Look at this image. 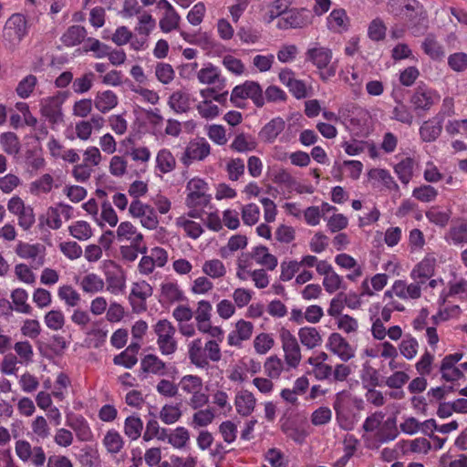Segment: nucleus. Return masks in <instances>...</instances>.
<instances>
[{
	"instance_id": "f257e3e1",
	"label": "nucleus",
	"mask_w": 467,
	"mask_h": 467,
	"mask_svg": "<svg viewBox=\"0 0 467 467\" xmlns=\"http://www.w3.org/2000/svg\"><path fill=\"white\" fill-rule=\"evenodd\" d=\"M333 53L329 47L316 44L306 52V59L310 61L317 69L320 70L319 77L323 81H327L336 75L337 66L331 64Z\"/></svg>"
},
{
	"instance_id": "f03ea898",
	"label": "nucleus",
	"mask_w": 467,
	"mask_h": 467,
	"mask_svg": "<svg viewBox=\"0 0 467 467\" xmlns=\"http://www.w3.org/2000/svg\"><path fill=\"white\" fill-rule=\"evenodd\" d=\"M153 332L157 336V345L163 356L173 355L178 343L175 338L176 328L168 319H160L153 327Z\"/></svg>"
},
{
	"instance_id": "7ed1b4c3",
	"label": "nucleus",
	"mask_w": 467,
	"mask_h": 467,
	"mask_svg": "<svg viewBox=\"0 0 467 467\" xmlns=\"http://www.w3.org/2000/svg\"><path fill=\"white\" fill-rule=\"evenodd\" d=\"M333 409L338 426L345 431H351L358 422L356 413L353 411L350 401L344 392H338L333 401Z\"/></svg>"
},
{
	"instance_id": "20e7f679",
	"label": "nucleus",
	"mask_w": 467,
	"mask_h": 467,
	"mask_svg": "<svg viewBox=\"0 0 467 467\" xmlns=\"http://www.w3.org/2000/svg\"><path fill=\"white\" fill-rule=\"evenodd\" d=\"M245 99H251L258 108L265 105L263 90L257 82L246 80L244 84L234 88L230 100L235 107L240 108L242 105L239 100Z\"/></svg>"
},
{
	"instance_id": "39448f33",
	"label": "nucleus",
	"mask_w": 467,
	"mask_h": 467,
	"mask_svg": "<svg viewBox=\"0 0 467 467\" xmlns=\"http://www.w3.org/2000/svg\"><path fill=\"white\" fill-rule=\"evenodd\" d=\"M186 204L189 208L206 207L211 201V195L207 193L208 184L200 178H193L187 183Z\"/></svg>"
},
{
	"instance_id": "423d86ee",
	"label": "nucleus",
	"mask_w": 467,
	"mask_h": 467,
	"mask_svg": "<svg viewBox=\"0 0 467 467\" xmlns=\"http://www.w3.org/2000/svg\"><path fill=\"white\" fill-rule=\"evenodd\" d=\"M440 100V95L426 85H419L410 97V103L415 111H429Z\"/></svg>"
},
{
	"instance_id": "0eeeda50",
	"label": "nucleus",
	"mask_w": 467,
	"mask_h": 467,
	"mask_svg": "<svg viewBox=\"0 0 467 467\" xmlns=\"http://www.w3.org/2000/svg\"><path fill=\"white\" fill-rule=\"evenodd\" d=\"M153 288L146 281L132 284L129 301L134 313H142L147 310L146 300L152 296Z\"/></svg>"
},
{
	"instance_id": "6e6552de",
	"label": "nucleus",
	"mask_w": 467,
	"mask_h": 467,
	"mask_svg": "<svg viewBox=\"0 0 467 467\" xmlns=\"http://www.w3.org/2000/svg\"><path fill=\"white\" fill-rule=\"evenodd\" d=\"M280 339L286 364L291 368H296L301 361V351L296 337L288 329L283 328Z\"/></svg>"
},
{
	"instance_id": "1a4fd4ad",
	"label": "nucleus",
	"mask_w": 467,
	"mask_h": 467,
	"mask_svg": "<svg viewBox=\"0 0 467 467\" xmlns=\"http://www.w3.org/2000/svg\"><path fill=\"white\" fill-rule=\"evenodd\" d=\"M405 9L415 12L418 16L414 20L411 15H407L413 36H419L423 35L429 27L427 12L424 10L423 5L417 0H412L411 3L405 5Z\"/></svg>"
},
{
	"instance_id": "9d476101",
	"label": "nucleus",
	"mask_w": 467,
	"mask_h": 467,
	"mask_svg": "<svg viewBox=\"0 0 467 467\" xmlns=\"http://www.w3.org/2000/svg\"><path fill=\"white\" fill-rule=\"evenodd\" d=\"M312 16L306 9L290 10L278 19L279 29L302 28L311 24Z\"/></svg>"
},
{
	"instance_id": "9b49d317",
	"label": "nucleus",
	"mask_w": 467,
	"mask_h": 467,
	"mask_svg": "<svg viewBox=\"0 0 467 467\" xmlns=\"http://www.w3.org/2000/svg\"><path fill=\"white\" fill-rule=\"evenodd\" d=\"M28 34V25L26 16L22 14H13L5 22V36L10 40L21 42Z\"/></svg>"
},
{
	"instance_id": "f8f14e48",
	"label": "nucleus",
	"mask_w": 467,
	"mask_h": 467,
	"mask_svg": "<svg viewBox=\"0 0 467 467\" xmlns=\"http://www.w3.org/2000/svg\"><path fill=\"white\" fill-rule=\"evenodd\" d=\"M210 151L211 146L205 139L192 140L187 145L181 161L185 166H189L193 161L204 160Z\"/></svg>"
},
{
	"instance_id": "ddd939ff",
	"label": "nucleus",
	"mask_w": 467,
	"mask_h": 467,
	"mask_svg": "<svg viewBox=\"0 0 467 467\" xmlns=\"http://www.w3.org/2000/svg\"><path fill=\"white\" fill-rule=\"evenodd\" d=\"M327 348L336 354L342 361H348L355 356V350L339 334L332 333L328 337Z\"/></svg>"
},
{
	"instance_id": "4468645a",
	"label": "nucleus",
	"mask_w": 467,
	"mask_h": 467,
	"mask_svg": "<svg viewBox=\"0 0 467 467\" xmlns=\"http://www.w3.org/2000/svg\"><path fill=\"white\" fill-rule=\"evenodd\" d=\"M110 264L112 268L105 271L107 290L113 295H119L126 287V276L120 266L113 262Z\"/></svg>"
},
{
	"instance_id": "2eb2a0df",
	"label": "nucleus",
	"mask_w": 467,
	"mask_h": 467,
	"mask_svg": "<svg viewBox=\"0 0 467 467\" xmlns=\"http://www.w3.org/2000/svg\"><path fill=\"white\" fill-rule=\"evenodd\" d=\"M63 99L59 96H53L41 100L40 111L52 124H57L63 120L61 104Z\"/></svg>"
},
{
	"instance_id": "dca6fc26",
	"label": "nucleus",
	"mask_w": 467,
	"mask_h": 467,
	"mask_svg": "<svg viewBox=\"0 0 467 467\" xmlns=\"http://www.w3.org/2000/svg\"><path fill=\"white\" fill-rule=\"evenodd\" d=\"M42 246L38 244H29L20 242L16 248V254L24 259L32 260V267L38 268L45 263L44 254H40Z\"/></svg>"
},
{
	"instance_id": "f3484780",
	"label": "nucleus",
	"mask_w": 467,
	"mask_h": 467,
	"mask_svg": "<svg viewBox=\"0 0 467 467\" xmlns=\"http://www.w3.org/2000/svg\"><path fill=\"white\" fill-rule=\"evenodd\" d=\"M443 117L437 114L435 117L424 121L420 128V136L423 141L431 142L436 140L441 133Z\"/></svg>"
},
{
	"instance_id": "a211bd4d",
	"label": "nucleus",
	"mask_w": 467,
	"mask_h": 467,
	"mask_svg": "<svg viewBox=\"0 0 467 467\" xmlns=\"http://www.w3.org/2000/svg\"><path fill=\"white\" fill-rule=\"evenodd\" d=\"M185 300H187V298L177 283L165 282L161 284L159 301L162 306L171 305Z\"/></svg>"
},
{
	"instance_id": "6ab92c4d",
	"label": "nucleus",
	"mask_w": 467,
	"mask_h": 467,
	"mask_svg": "<svg viewBox=\"0 0 467 467\" xmlns=\"http://www.w3.org/2000/svg\"><path fill=\"white\" fill-rule=\"evenodd\" d=\"M188 358L192 364L199 368H207L209 361L202 348V338H195L188 344Z\"/></svg>"
},
{
	"instance_id": "aec40b11",
	"label": "nucleus",
	"mask_w": 467,
	"mask_h": 467,
	"mask_svg": "<svg viewBox=\"0 0 467 467\" xmlns=\"http://www.w3.org/2000/svg\"><path fill=\"white\" fill-rule=\"evenodd\" d=\"M197 78L202 84H217L216 88L218 89H222L225 86V79L221 78L219 68L213 64H208L205 67L200 69Z\"/></svg>"
},
{
	"instance_id": "412c9836",
	"label": "nucleus",
	"mask_w": 467,
	"mask_h": 467,
	"mask_svg": "<svg viewBox=\"0 0 467 467\" xmlns=\"http://www.w3.org/2000/svg\"><path fill=\"white\" fill-rule=\"evenodd\" d=\"M285 122L281 117L272 119L260 130L259 137L267 143H273L285 130Z\"/></svg>"
},
{
	"instance_id": "4be33fe9",
	"label": "nucleus",
	"mask_w": 467,
	"mask_h": 467,
	"mask_svg": "<svg viewBox=\"0 0 467 467\" xmlns=\"http://www.w3.org/2000/svg\"><path fill=\"white\" fill-rule=\"evenodd\" d=\"M328 28L336 33L347 32L350 19L343 8L334 9L327 16Z\"/></svg>"
},
{
	"instance_id": "5701e85b",
	"label": "nucleus",
	"mask_w": 467,
	"mask_h": 467,
	"mask_svg": "<svg viewBox=\"0 0 467 467\" xmlns=\"http://www.w3.org/2000/svg\"><path fill=\"white\" fill-rule=\"evenodd\" d=\"M445 239L455 245L467 244V222L463 220L452 222L445 235Z\"/></svg>"
},
{
	"instance_id": "b1692460",
	"label": "nucleus",
	"mask_w": 467,
	"mask_h": 467,
	"mask_svg": "<svg viewBox=\"0 0 467 467\" xmlns=\"http://www.w3.org/2000/svg\"><path fill=\"white\" fill-rule=\"evenodd\" d=\"M140 368L144 373H151L158 376L167 374V367L157 355L148 354L140 360Z\"/></svg>"
},
{
	"instance_id": "393cba45",
	"label": "nucleus",
	"mask_w": 467,
	"mask_h": 467,
	"mask_svg": "<svg viewBox=\"0 0 467 467\" xmlns=\"http://www.w3.org/2000/svg\"><path fill=\"white\" fill-rule=\"evenodd\" d=\"M119 99L112 90L99 91L94 99L95 108L101 113L109 112L118 105Z\"/></svg>"
},
{
	"instance_id": "a878e982",
	"label": "nucleus",
	"mask_w": 467,
	"mask_h": 467,
	"mask_svg": "<svg viewBox=\"0 0 467 467\" xmlns=\"http://www.w3.org/2000/svg\"><path fill=\"white\" fill-rule=\"evenodd\" d=\"M255 403L254 394L248 390L240 391L234 400L236 411L242 416L250 415L254 410Z\"/></svg>"
},
{
	"instance_id": "bb28decb",
	"label": "nucleus",
	"mask_w": 467,
	"mask_h": 467,
	"mask_svg": "<svg viewBox=\"0 0 467 467\" xmlns=\"http://www.w3.org/2000/svg\"><path fill=\"white\" fill-rule=\"evenodd\" d=\"M423 52L433 60H441L445 57L442 46L438 42L434 34H428L421 43Z\"/></svg>"
},
{
	"instance_id": "cd10ccee",
	"label": "nucleus",
	"mask_w": 467,
	"mask_h": 467,
	"mask_svg": "<svg viewBox=\"0 0 467 467\" xmlns=\"http://www.w3.org/2000/svg\"><path fill=\"white\" fill-rule=\"evenodd\" d=\"M416 164L413 158L405 157L394 166V171L402 184L407 185L410 182Z\"/></svg>"
},
{
	"instance_id": "c85d7f7f",
	"label": "nucleus",
	"mask_w": 467,
	"mask_h": 467,
	"mask_svg": "<svg viewBox=\"0 0 467 467\" xmlns=\"http://www.w3.org/2000/svg\"><path fill=\"white\" fill-rule=\"evenodd\" d=\"M252 253L255 263L265 267L267 270L272 271L277 266V258L268 252L266 246H255L252 249Z\"/></svg>"
},
{
	"instance_id": "c756f323",
	"label": "nucleus",
	"mask_w": 467,
	"mask_h": 467,
	"mask_svg": "<svg viewBox=\"0 0 467 467\" xmlns=\"http://www.w3.org/2000/svg\"><path fill=\"white\" fill-rule=\"evenodd\" d=\"M87 30L84 26L74 25L70 26L62 35L60 40L66 47H75L81 42H85Z\"/></svg>"
},
{
	"instance_id": "7c9ffc66",
	"label": "nucleus",
	"mask_w": 467,
	"mask_h": 467,
	"mask_svg": "<svg viewBox=\"0 0 467 467\" xmlns=\"http://www.w3.org/2000/svg\"><path fill=\"white\" fill-rule=\"evenodd\" d=\"M301 344L308 349H313L322 344V337L314 327H304L298 330Z\"/></svg>"
},
{
	"instance_id": "2f4dec72",
	"label": "nucleus",
	"mask_w": 467,
	"mask_h": 467,
	"mask_svg": "<svg viewBox=\"0 0 467 467\" xmlns=\"http://www.w3.org/2000/svg\"><path fill=\"white\" fill-rule=\"evenodd\" d=\"M257 147V141L254 136L247 133L237 134L230 145V149L240 153L253 151Z\"/></svg>"
},
{
	"instance_id": "473e14b6",
	"label": "nucleus",
	"mask_w": 467,
	"mask_h": 467,
	"mask_svg": "<svg viewBox=\"0 0 467 467\" xmlns=\"http://www.w3.org/2000/svg\"><path fill=\"white\" fill-rule=\"evenodd\" d=\"M399 435V431L396 425L395 418H389L383 422L376 433V440L379 443H386L393 441Z\"/></svg>"
},
{
	"instance_id": "72a5a7b5",
	"label": "nucleus",
	"mask_w": 467,
	"mask_h": 467,
	"mask_svg": "<svg viewBox=\"0 0 467 467\" xmlns=\"http://www.w3.org/2000/svg\"><path fill=\"white\" fill-rule=\"evenodd\" d=\"M79 286L84 293L96 294L104 289V280L94 273L84 275L79 283Z\"/></svg>"
},
{
	"instance_id": "f704fd0d",
	"label": "nucleus",
	"mask_w": 467,
	"mask_h": 467,
	"mask_svg": "<svg viewBox=\"0 0 467 467\" xmlns=\"http://www.w3.org/2000/svg\"><path fill=\"white\" fill-rule=\"evenodd\" d=\"M176 167V160L170 150L161 149L156 156V168L162 173H168Z\"/></svg>"
},
{
	"instance_id": "c9c22d12",
	"label": "nucleus",
	"mask_w": 467,
	"mask_h": 467,
	"mask_svg": "<svg viewBox=\"0 0 467 467\" xmlns=\"http://www.w3.org/2000/svg\"><path fill=\"white\" fill-rule=\"evenodd\" d=\"M212 309L213 306L209 301L201 300L198 302L197 309L193 313L198 330H204V326L211 322Z\"/></svg>"
},
{
	"instance_id": "e433bc0d",
	"label": "nucleus",
	"mask_w": 467,
	"mask_h": 467,
	"mask_svg": "<svg viewBox=\"0 0 467 467\" xmlns=\"http://www.w3.org/2000/svg\"><path fill=\"white\" fill-rule=\"evenodd\" d=\"M67 426L76 432L79 441H88L92 439V431L87 420L82 416L77 417L72 421L67 422Z\"/></svg>"
},
{
	"instance_id": "4c0bfd02",
	"label": "nucleus",
	"mask_w": 467,
	"mask_h": 467,
	"mask_svg": "<svg viewBox=\"0 0 467 467\" xmlns=\"http://www.w3.org/2000/svg\"><path fill=\"white\" fill-rule=\"evenodd\" d=\"M14 308L16 312L23 314H30L32 307L26 303L28 299L27 292L23 288H16L11 293Z\"/></svg>"
},
{
	"instance_id": "58836bf2",
	"label": "nucleus",
	"mask_w": 467,
	"mask_h": 467,
	"mask_svg": "<svg viewBox=\"0 0 467 467\" xmlns=\"http://www.w3.org/2000/svg\"><path fill=\"white\" fill-rule=\"evenodd\" d=\"M433 263L429 259H425L415 266V268L411 271L410 275L414 280H419V283L423 284L433 275Z\"/></svg>"
},
{
	"instance_id": "ea45409f",
	"label": "nucleus",
	"mask_w": 467,
	"mask_h": 467,
	"mask_svg": "<svg viewBox=\"0 0 467 467\" xmlns=\"http://www.w3.org/2000/svg\"><path fill=\"white\" fill-rule=\"evenodd\" d=\"M109 50V46L94 37H88L83 45V52H92L96 58L106 57Z\"/></svg>"
},
{
	"instance_id": "a19ab883",
	"label": "nucleus",
	"mask_w": 467,
	"mask_h": 467,
	"mask_svg": "<svg viewBox=\"0 0 467 467\" xmlns=\"http://www.w3.org/2000/svg\"><path fill=\"white\" fill-rule=\"evenodd\" d=\"M202 272L213 279H219L226 275V268L223 263L219 259H211L203 263Z\"/></svg>"
},
{
	"instance_id": "79ce46f5",
	"label": "nucleus",
	"mask_w": 467,
	"mask_h": 467,
	"mask_svg": "<svg viewBox=\"0 0 467 467\" xmlns=\"http://www.w3.org/2000/svg\"><path fill=\"white\" fill-rule=\"evenodd\" d=\"M103 444L109 453L116 454L123 448L124 441L116 430H109L103 439Z\"/></svg>"
},
{
	"instance_id": "37998d69",
	"label": "nucleus",
	"mask_w": 467,
	"mask_h": 467,
	"mask_svg": "<svg viewBox=\"0 0 467 467\" xmlns=\"http://www.w3.org/2000/svg\"><path fill=\"white\" fill-rule=\"evenodd\" d=\"M143 430V422L137 416H129L125 420L124 432L131 440H137Z\"/></svg>"
},
{
	"instance_id": "c03bdc74",
	"label": "nucleus",
	"mask_w": 467,
	"mask_h": 467,
	"mask_svg": "<svg viewBox=\"0 0 467 467\" xmlns=\"http://www.w3.org/2000/svg\"><path fill=\"white\" fill-rule=\"evenodd\" d=\"M176 224L183 228L187 236L192 239L199 238L203 233V229L200 223L191 221L184 216L177 218Z\"/></svg>"
},
{
	"instance_id": "a18cd8bd",
	"label": "nucleus",
	"mask_w": 467,
	"mask_h": 467,
	"mask_svg": "<svg viewBox=\"0 0 467 467\" xmlns=\"http://www.w3.org/2000/svg\"><path fill=\"white\" fill-rule=\"evenodd\" d=\"M58 297L65 302L67 306H76L80 302V295L69 285H64L57 290Z\"/></svg>"
},
{
	"instance_id": "49530a36",
	"label": "nucleus",
	"mask_w": 467,
	"mask_h": 467,
	"mask_svg": "<svg viewBox=\"0 0 467 467\" xmlns=\"http://www.w3.org/2000/svg\"><path fill=\"white\" fill-rule=\"evenodd\" d=\"M168 104L177 113L185 112L189 108L188 95L182 91L173 92L169 98Z\"/></svg>"
},
{
	"instance_id": "de8ad7c7",
	"label": "nucleus",
	"mask_w": 467,
	"mask_h": 467,
	"mask_svg": "<svg viewBox=\"0 0 467 467\" xmlns=\"http://www.w3.org/2000/svg\"><path fill=\"white\" fill-rule=\"evenodd\" d=\"M391 119L410 126L413 122L414 116L408 106L403 103H398L392 109Z\"/></svg>"
},
{
	"instance_id": "09e8293b",
	"label": "nucleus",
	"mask_w": 467,
	"mask_h": 467,
	"mask_svg": "<svg viewBox=\"0 0 467 467\" xmlns=\"http://www.w3.org/2000/svg\"><path fill=\"white\" fill-rule=\"evenodd\" d=\"M37 83V78L34 75H27L22 80L19 81L16 91L17 95L22 99H27L34 91Z\"/></svg>"
},
{
	"instance_id": "8fccbe9b",
	"label": "nucleus",
	"mask_w": 467,
	"mask_h": 467,
	"mask_svg": "<svg viewBox=\"0 0 467 467\" xmlns=\"http://www.w3.org/2000/svg\"><path fill=\"white\" fill-rule=\"evenodd\" d=\"M155 76L162 84H170L175 78V71L171 65L164 62L157 63L155 67Z\"/></svg>"
},
{
	"instance_id": "3c124183",
	"label": "nucleus",
	"mask_w": 467,
	"mask_h": 467,
	"mask_svg": "<svg viewBox=\"0 0 467 467\" xmlns=\"http://www.w3.org/2000/svg\"><path fill=\"white\" fill-rule=\"evenodd\" d=\"M1 143L7 154H17L20 150V143L14 132H5L1 135Z\"/></svg>"
},
{
	"instance_id": "603ef678",
	"label": "nucleus",
	"mask_w": 467,
	"mask_h": 467,
	"mask_svg": "<svg viewBox=\"0 0 467 467\" xmlns=\"http://www.w3.org/2000/svg\"><path fill=\"white\" fill-rule=\"evenodd\" d=\"M370 178L378 179L389 190H399V185L394 181L389 171L385 169H373L368 172Z\"/></svg>"
},
{
	"instance_id": "864d4df0",
	"label": "nucleus",
	"mask_w": 467,
	"mask_h": 467,
	"mask_svg": "<svg viewBox=\"0 0 467 467\" xmlns=\"http://www.w3.org/2000/svg\"><path fill=\"white\" fill-rule=\"evenodd\" d=\"M70 234L80 241L88 240L92 235L90 225L85 221H78L68 227Z\"/></svg>"
},
{
	"instance_id": "5fc2aeb1",
	"label": "nucleus",
	"mask_w": 467,
	"mask_h": 467,
	"mask_svg": "<svg viewBox=\"0 0 467 467\" xmlns=\"http://www.w3.org/2000/svg\"><path fill=\"white\" fill-rule=\"evenodd\" d=\"M95 75L92 72H88L80 78H77L73 81L72 88L77 94H83L90 90L93 86Z\"/></svg>"
},
{
	"instance_id": "6e6d98bb",
	"label": "nucleus",
	"mask_w": 467,
	"mask_h": 467,
	"mask_svg": "<svg viewBox=\"0 0 467 467\" xmlns=\"http://www.w3.org/2000/svg\"><path fill=\"white\" fill-rule=\"evenodd\" d=\"M265 373L271 379H278L283 371V361L276 356L269 357L264 365Z\"/></svg>"
},
{
	"instance_id": "4d7b16f0",
	"label": "nucleus",
	"mask_w": 467,
	"mask_h": 467,
	"mask_svg": "<svg viewBox=\"0 0 467 467\" xmlns=\"http://www.w3.org/2000/svg\"><path fill=\"white\" fill-rule=\"evenodd\" d=\"M419 344L416 338L406 336L400 345V354L407 359L413 358L418 353Z\"/></svg>"
},
{
	"instance_id": "13d9d810",
	"label": "nucleus",
	"mask_w": 467,
	"mask_h": 467,
	"mask_svg": "<svg viewBox=\"0 0 467 467\" xmlns=\"http://www.w3.org/2000/svg\"><path fill=\"white\" fill-rule=\"evenodd\" d=\"M45 323L52 330L61 329L65 324V316L61 310H51L45 315Z\"/></svg>"
},
{
	"instance_id": "bf43d9fd",
	"label": "nucleus",
	"mask_w": 467,
	"mask_h": 467,
	"mask_svg": "<svg viewBox=\"0 0 467 467\" xmlns=\"http://www.w3.org/2000/svg\"><path fill=\"white\" fill-rule=\"evenodd\" d=\"M189 439V431L184 427H178L169 434V443L178 449L184 447Z\"/></svg>"
},
{
	"instance_id": "052dcab7",
	"label": "nucleus",
	"mask_w": 467,
	"mask_h": 467,
	"mask_svg": "<svg viewBox=\"0 0 467 467\" xmlns=\"http://www.w3.org/2000/svg\"><path fill=\"white\" fill-rule=\"evenodd\" d=\"M387 27L379 18L372 20L368 28V36L373 41L383 40L386 36Z\"/></svg>"
},
{
	"instance_id": "680f3d73",
	"label": "nucleus",
	"mask_w": 467,
	"mask_h": 467,
	"mask_svg": "<svg viewBox=\"0 0 467 467\" xmlns=\"http://www.w3.org/2000/svg\"><path fill=\"white\" fill-rule=\"evenodd\" d=\"M181 17L175 11L165 12L163 17L160 20V28L164 33H169L176 29L179 26Z\"/></svg>"
},
{
	"instance_id": "e2e57ef3",
	"label": "nucleus",
	"mask_w": 467,
	"mask_h": 467,
	"mask_svg": "<svg viewBox=\"0 0 467 467\" xmlns=\"http://www.w3.org/2000/svg\"><path fill=\"white\" fill-rule=\"evenodd\" d=\"M244 162L242 159H232L226 165L228 178L231 181H238L244 174Z\"/></svg>"
},
{
	"instance_id": "0e129e2a",
	"label": "nucleus",
	"mask_w": 467,
	"mask_h": 467,
	"mask_svg": "<svg viewBox=\"0 0 467 467\" xmlns=\"http://www.w3.org/2000/svg\"><path fill=\"white\" fill-rule=\"evenodd\" d=\"M180 384L183 391L189 394H192L202 389V380L198 376L186 375L182 378Z\"/></svg>"
},
{
	"instance_id": "69168bd1",
	"label": "nucleus",
	"mask_w": 467,
	"mask_h": 467,
	"mask_svg": "<svg viewBox=\"0 0 467 467\" xmlns=\"http://www.w3.org/2000/svg\"><path fill=\"white\" fill-rule=\"evenodd\" d=\"M182 416V411L178 406L164 405L160 412V419L165 424L176 422Z\"/></svg>"
},
{
	"instance_id": "338daca9",
	"label": "nucleus",
	"mask_w": 467,
	"mask_h": 467,
	"mask_svg": "<svg viewBox=\"0 0 467 467\" xmlns=\"http://www.w3.org/2000/svg\"><path fill=\"white\" fill-rule=\"evenodd\" d=\"M265 460L272 467H286L287 461L284 453L276 448L269 449L265 454Z\"/></svg>"
},
{
	"instance_id": "774afa93",
	"label": "nucleus",
	"mask_w": 467,
	"mask_h": 467,
	"mask_svg": "<svg viewBox=\"0 0 467 467\" xmlns=\"http://www.w3.org/2000/svg\"><path fill=\"white\" fill-rule=\"evenodd\" d=\"M448 65L453 71H464L467 68V54L458 52L450 55L448 57Z\"/></svg>"
}]
</instances>
